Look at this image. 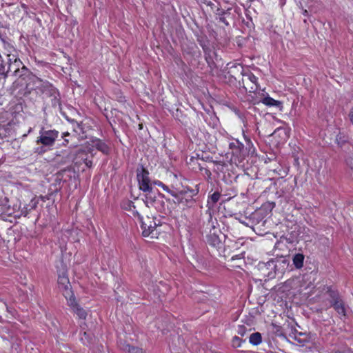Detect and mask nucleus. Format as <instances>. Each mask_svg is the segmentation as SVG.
<instances>
[{
	"instance_id": "1",
	"label": "nucleus",
	"mask_w": 353,
	"mask_h": 353,
	"mask_svg": "<svg viewBox=\"0 0 353 353\" xmlns=\"http://www.w3.org/2000/svg\"><path fill=\"white\" fill-rule=\"evenodd\" d=\"M134 216H137L141 223V228L143 236L150 237L152 239L157 238L159 233L157 230L158 224L153 218L146 216L143 219L137 211L134 212Z\"/></svg>"
},
{
	"instance_id": "2",
	"label": "nucleus",
	"mask_w": 353,
	"mask_h": 353,
	"mask_svg": "<svg viewBox=\"0 0 353 353\" xmlns=\"http://www.w3.org/2000/svg\"><path fill=\"white\" fill-rule=\"evenodd\" d=\"M247 148L245 149L242 143L238 140H234L229 143V148L233 156L238 159H244L248 154H254L255 149L251 141L248 139L246 140Z\"/></svg>"
},
{
	"instance_id": "3",
	"label": "nucleus",
	"mask_w": 353,
	"mask_h": 353,
	"mask_svg": "<svg viewBox=\"0 0 353 353\" xmlns=\"http://www.w3.org/2000/svg\"><path fill=\"white\" fill-rule=\"evenodd\" d=\"M148 208H154L157 210L161 211L164 206L163 195L153 192L152 190L145 192V197L143 199Z\"/></svg>"
},
{
	"instance_id": "4",
	"label": "nucleus",
	"mask_w": 353,
	"mask_h": 353,
	"mask_svg": "<svg viewBox=\"0 0 353 353\" xmlns=\"http://www.w3.org/2000/svg\"><path fill=\"white\" fill-rule=\"evenodd\" d=\"M59 134V132L55 130H42L39 132V137L37 140V143L47 147L52 146L58 138Z\"/></svg>"
},
{
	"instance_id": "5",
	"label": "nucleus",
	"mask_w": 353,
	"mask_h": 353,
	"mask_svg": "<svg viewBox=\"0 0 353 353\" xmlns=\"http://www.w3.org/2000/svg\"><path fill=\"white\" fill-rule=\"evenodd\" d=\"M137 177L141 190L143 191L144 192H147L152 190L149 178V172L147 170L143 168H142L141 170H138Z\"/></svg>"
},
{
	"instance_id": "6",
	"label": "nucleus",
	"mask_w": 353,
	"mask_h": 353,
	"mask_svg": "<svg viewBox=\"0 0 353 353\" xmlns=\"http://www.w3.org/2000/svg\"><path fill=\"white\" fill-rule=\"evenodd\" d=\"M94 149H97L103 154H108L109 152V147L108 145L99 139H92L90 141H88L86 143V151L92 153Z\"/></svg>"
},
{
	"instance_id": "7",
	"label": "nucleus",
	"mask_w": 353,
	"mask_h": 353,
	"mask_svg": "<svg viewBox=\"0 0 353 353\" xmlns=\"http://www.w3.org/2000/svg\"><path fill=\"white\" fill-rule=\"evenodd\" d=\"M58 284L61 290H63V296L68 300L70 297L74 296L72 292L70 290V284L68 276L63 274L58 277Z\"/></svg>"
},
{
	"instance_id": "8",
	"label": "nucleus",
	"mask_w": 353,
	"mask_h": 353,
	"mask_svg": "<svg viewBox=\"0 0 353 353\" xmlns=\"http://www.w3.org/2000/svg\"><path fill=\"white\" fill-rule=\"evenodd\" d=\"M68 304L70 306L77 316L82 319H85L87 316V312L80 307L77 303L74 296L70 297L68 300Z\"/></svg>"
},
{
	"instance_id": "9",
	"label": "nucleus",
	"mask_w": 353,
	"mask_h": 353,
	"mask_svg": "<svg viewBox=\"0 0 353 353\" xmlns=\"http://www.w3.org/2000/svg\"><path fill=\"white\" fill-rule=\"evenodd\" d=\"M267 264L270 267L273 266L275 272H282L285 266L288 265V261L285 258H280L278 259H271Z\"/></svg>"
},
{
	"instance_id": "10",
	"label": "nucleus",
	"mask_w": 353,
	"mask_h": 353,
	"mask_svg": "<svg viewBox=\"0 0 353 353\" xmlns=\"http://www.w3.org/2000/svg\"><path fill=\"white\" fill-rule=\"evenodd\" d=\"M20 68H21L22 70H27L26 68L23 65L21 61L19 59L17 61H14V63H10L7 72H11L15 75H17V74L20 72Z\"/></svg>"
},
{
	"instance_id": "11",
	"label": "nucleus",
	"mask_w": 353,
	"mask_h": 353,
	"mask_svg": "<svg viewBox=\"0 0 353 353\" xmlns=\"http://www.w3.org/2000/svg\"><path fill=\"white\" fill-rule=\"evenodd\" d=\"M304 258V255L300 253L296 254L293 256V265L296 269H301L303 266Z\"/></svg>"
},
{
	"instance_id": "12",
	"label": "nucleus",
	"mask_w": 353,
	"mask_h": 353,
	"mask_svg": "<svg viewBox=\"0 0 353 353\" xmlns=\"http://www.w3.org/2000/svg\"><path fill=\"white\" fill-rule=\"evenodd\" d=\"M332 305L339 314L343 316L346 315V309L341 300H336Z\"/></svg>"
},
{
	"instance_id": "13",
	"label": "nucleus",
	"mask_w": 353,
	"mask_h": 353,
	"mask_svg": "<svg viewBox=\"0 0 353 353\" xmlns=\"http://www.w3.org/2000/svg\"><path fill=\"white\" fill-rule=\"evenodd\" d=\"M250 343L253 345H258L262 341L261 334L259 332L252 333L249 338Z\"/></svg>"
},
{
	"instance_id": "14",
	"label": "nucleus",
	"mask_w": 353,
	"mask_h": 353,
	"mask_svg": "<svg viewBox=\"0 0 353 353\" xmlns=\"http://www.w3.org/2000/svg\"><path fill=\"white\" fill-rule=\"evenodd\" d=\"M261 102L267 105V106H276L279 107L281 105V103L279 101L274 100L270 97H266L263 98Z\"/></svg>"
},
{
	"instance_id": "15",
	"label": "nucleus",
	"mask_w": 353,
	"mask_h": 353,
	"mask_svg": "<svg viewBox=\"0 0 353 353\" xmlns=\"http://www.w3.org/2000/svg\"><path fill=\"white\" fill-rule=\"evenodd\" d=\"M34 83L36 85V88H39L42 92L49 87V83L48 82H44L39 78H35Z\"/></svg>"
},
{
	"instance_id": "16",
	"label": "nucleus",
	"mask_w": 353,
	"mask_h": 353,
	"mask_svg": "<svg viewBox=\"0 0 353 353\" xmlns=\"http://www.w3.org/2000/svg\"><path fill=\"white\" fill-rule=\"evenodd\" d=\"M124 350L128 353H145L141 348L132 347L129 345H126Z\"/></svg>"
},
{
	"instance_id": "17",
	"label": "nucleus",
	"mask_w": 353,
	"mask_h": 353,
	"mask_svg": "<svg viewBox=\"0 0 353 353\" xmlns=\"http://www.w3.org/2000/svg\"><path fill=\"white\" fill-rule=\"evenodd\" d=\"M19 59V58L18 52L14 54H7V61L8 65H10V63H14V61H17Z\"/></svg>"
},
{
	"instance_id": "18",
	"label": "nucleus",
	"mask_w": 353,
	"mask_h": 353,
	"mask_svg": "<svg viewBox=\"0 0 353 353\" xmlns=\"http://www.w3.org/2000/svg\"><path fill=\"white\" fill-rule=\"evenodd\" d=\"M8 129L3 125H0V142L8 136Z\"/></svg>"
},
{
	"instance_id": "19",
	"label": "nucleus",
	"mask_w": 353,
	"mask_h": 353,
	"mask_svg": "<svg viewBox=\"0 0 353 353\" xmlns=\"http://www.w3.org/2000/svg\"><path fill=\"white\" fill-rule=\"evenodd\" d=\"M5 50H6V54H14L17 53V50L11 45L7 43L4 46Z\"/></svg>"
},
{
	"instance_id": "20",
	"label": "nucleus",
	"mask_w": 353,
	"mask_h": 353,
	"mask_svg": "<svg viewBox=\"0 0 353 353\" xmlns=\"http://www.w3.org/2000/svg\"><path fill=\"white\" fill-rule=\"evenodd\" d=\"M247 79L251 83H252L255 85L256 87L254 89L256 90L258 88V85H257L258 78L256 76H254L253 74H249L247 75Z\"/></svg>"
},
{
	"instance_id": "21",
	"label": "nucleus",
	"mask_w": 353,
	"mask_h": 353,
	"mask_svg": "<svg viewBox=\"0 0 353 353\" xmlns=\"http://www.w3.org/2000/svg\"><path fill=\"white\" fill-rule=\"evenodd\" d=\"M221 194L219 192H214L211 196V201L213 203H216L220 199Z\"/></svg>"
},
{
	"instance_id": "22",
	"label": "nucleus",
	"mask_w": 353,
	"mask_h": 353,
	"mask_svg": "<svg viewBox=\"0 0 353 353\" xmlns=\"http://www.w3.org/2000/svg\"><path fill=\"white\" fill-rule=\"evenodd\" d=\"M154 183L161 188H162L165 192H170L169 188L168 186H166L165 184H163L161 181H154Z\"/></svg>"
},
{
	"instance_id": "23",
	"label": "nucleus",
	"mask_w": 353,
	"mask_h": 353,
	"mask_svg": "<svg viewBox=\"0 0 353 353\" xmlns=\"http://www.w3.org/2000/svg\"><path fill=\"white\" fill-rule=\"evenodd\" d=\"M232 345L234 347H240L241 346V340L238 336H234L233 338Z\"/></svg>"
},
{
	"instance_id": "24",
	"label": "nucleus",
	"mask_w": 353,
	"mask_h": 353,
	"mask_svg": "<svg viewBox=\"0 0 353 353\" xmlns=\"http://www.w3.org/2000/svg\"><path fill=\"white\" fill-rule=\"evenodd\" d=\"M288 283H290L291 285H296V284L300 283L299 278H295L292 280L288 281Z\"/></svg>"
},
{
	"instance_id": "25",
	"label": "nucleus",
	"mask_w": 353,
	"mask_h": 353,
	"mask_svg": "<svg viewBox=\"0 0 353 353\" xmlns=\"http://www.w3.org/2000/svg\"><path fill=\"white\" fill-rule=\"evenodd\" d=\"M347 163L349 165L352 169H353V155L351 157H349L347 160Z\"/></svg>"
},
{
	"instance_id": "26",
	"label": "nucleus",
	"mask_w": 353,
	"mask_h": 353,
	"mask_svg": "<svg viewBox=\"0 0 353 353\" xmlns=\"http://www.w3.org/2000/svg\"><path fill=\"white\" fill-rule=\"evenodd\" d=\"M239 334H240L241 335L243 336L244 334H245V327L243 326H241L239 327Z\"/></svg>"
},
{
	"instance_id": "27",
	"label": "nucleus",
	"mask_w": 353,
	"mask_h": 353,
	"mask_svg": "<svg viewBox=\"0 0 353 353\" xmlns=\"http://www.w3.org/2000/svg\"><path fill=\"white\" fill-rule=\"evenodd\" d=\"M6 201V198L0 195V205H3Z\"/></svg>"
},
{
	"instance_id": "28",
	"label": "nucleus",
	"mask_w": 353,
	"mask_h": 353,
	"mask_svg": "<svg viewBox=\"0 0 353 353\" xmlns=\"http://www.w3.org/2000/svg\"><path fill=\"white\" fill-rule=\"evenodd\" d=\"M85 165H86L88 167H90V166H91V165H92V162H91V161H88V160H87V159H85Z\"/></svg>"
},
{
	"instance_id": "29",
	"label": "nucleus",
	"mask_w": 353,
	"mask_h": 353,
	"mask_svg": "<svg viewBox=\"0 0 353 353\" xmlns=\"http://www.w3.org/2000/svg\"><path fill=\"white\" fill-rule=\"evenodd\" d=\"M303 14L307 16L308 14V12L307 10H303Z\"/></svg>"
},
{
	"instance_id": "30",
	"label": "nucleus",
	"mask_w": 353,
	"mask_h": 353,
	"mask_svg": "<svg viewBox=\"0 0 353 353\" xmlns=\"http://www.w3.org/2000/svg\"><path fill=\"white\" fill-rule=\"evenodd\" d=\"M68 135H69V133H68V132H63V133L62 134V137H67V136H68Z\"/></svg>"
},
{
	"instance_id": "31",
	"label": "nucleus",
	"mask_w": 353,
	"mask_h": 353,
	"mask_svg": "<svg viewBox=\"0 0 353 353\" xmlns=\"http://www.w3.org/2000/svg\"><path fill=\"white\" fill-rule=\"evenodd\" d=\"M87 335V332H84V336H86Z\"/></svg>"
}]
</instances>
